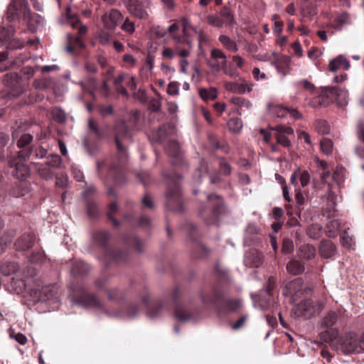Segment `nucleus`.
Here are the masks:
<instances>
[{"label": "nucleus", "instance_id": "1", "mask_svg": "<svg viewBox=\"0 0 364 364\" xmlns=\"http://www.w3.org/2000/svg\"><path fill=\"white\" fill-rule=\"evenodd\" d=\"M320 338L329 343L333 350L344 354L364 352V332L360 336L350 332L340 336L338 329L331 328L320 333Z\"/></svg>", "mask_w": 364, "mask_h": 364}, {"label": "nucleus", "instance_id": "23", "mask_svg": "<svg viewBox=\"0 0 364 364\" xmlns=\"http://www.w3.org/2000/svg\"><path fill=\"white\" fill-rule=\"evenodd\" d=\"M287 271L294 275L301 274L304 270V265L303 262L291 259L287 264Z\"/></svg>", "mask_w": 364, "mask_h": 364}, {"label": "nucleus", "instance_id": "9", "mask_svg": "<svg viewBox=\"0 0 364 364\" xmlns=\"http://www.w3.org/2000/svg\"><path fill=\"white\" fill-rule=\"evenodd\" d=\"M272 129L276 131L275 136L278 144H281L284 147H289L291 146V141L287 136L294 134V130L292 128L279 125Z\"/></svg>", "mask_w": 364, "mask_h": 364}, {"label": "nucleus", "instance_id": "58", "mask_svg": "<svg viewBox=\"0 0 364 364\" xmlns=\"http://www.w3.org/2000/svg\"><path fill=\"white\" fill-rule=\"evenodd\" d=\"M68 178L66 175L62 174L56 177L55 184L60 188H65L68 186Z\"/></svg>", "mask_w": 364, "mask_h": 364}, {"label": "nucleus", "instance_id": "10", "mask_svg": "<svg viewBox=\"0 0 364 364\" xmlns=\"http://www.w3.org/2000/svg\"><path fill=\"white\" fill-rule=\"evenodd\" d=\"M23 19L26 22L28 28L32 31H35L43 21L41 16L36 14H32L28 6H26L25 10L23 11Z\"/></svg>", "mask_w": 364, "mask_h": 364}, {"label": "nucleus", "instance_id": "14", "mask_svg": "<svg viewBox=\"0 0 364 364\" xmlns=\"http://www.w3.org/2000/svg\"><path fill=\"white\" fill-rule=\"evenodd\" d=\"M328 68L329 70L331 72H336L341 68L348 70L350 68V63L345 57L339 55L329 62Z\"/></svg>", "mask_w": 364, "mask_h": 364}, {"label": "nucleus", "instance_id": "24", "mask_svg": "<svg viewBox=\"0 0 364 364\" xmlns=\"http://www.w3.org/2000/svg\"><path fill=\"white\" fill-rule=\"evenodd\" d=\"M245 263L250 267H257L262 263V259L259 254L250 253L245 255Z\"/></svg>", "mask_w": 364, "mask_h": 364}, {"label": "nucleus", "instance_id": "56", "mask_svg": "<svg viewBox=\"0 0 364 364\" xmlns=\"http://www.w3.org/2000/svg\"><path fill=\"white\" fill-rule=\"evenodd\" d=\"M179 85L176 82H171L167 87V93L170 95H176L178 93Z\"/></svg>", "mask_w": 364, "mask_h": 364}, {"label": "nucleus", "instance_id": "33", "mask_svg": "<svg viewBox=\"0 0 364 364\" xmlns=\"http://www.w3.org/2000/svg\"><path fill=\"white\" fill-rule=\"evenodd\" d=\"M341 240L343 245L347 248H350L355 245V240L349 232V228L343 232Z\"/></svg>", "mask_w": 364, "mask_h": 364}, {"label": "nucleus", "instance_id": "42", "mask_svg": "<svg viewBox=\"0 0 364 364\" xmlns=\"http://www.w3.org/2000/svg\"><path fill=\"white\" fill-rule=\"evenodd\" d=\"M98 42L102 46H107L110 43V35L105 31H101L97 35Z\"/></svg>", "mask_w": 364, "mask_h": 364}, {"label": "nucleus", "instance_id": "17", "mask_svg": "<svg viewBox=\"0 0 364 364\" xmlns=\"http://www.w3.org/2000/svg\"><path fill=\"white\" fill-rule=\"evenodd\" d=\"M319 250L323 257L330 258L335 255L336 247L331 240H325L321 243Z\"/></svg>", "mask_w": 364, "mask_h": 364}, {"label": "nucleus", "instance_id": "43", "mask_svg": "<svg viewBox=\"0 0 364 364\" xmlns=\"http://www.w3.org/2000/svg\"><path fill=\"white\" fill-rule=\"evenodd\" d=\"M282 251L284 254H290L294 251L293 241L289 238H285L282 242Z\"/></svg>", "mask_w": 364, "mask_h": 364}, {"label": "nucleus", "instance_id": "25", "mask_svg": "<svg viewBox=\"0 0 364 364\" xmlns=\"http://www.w3.org/2000/svg\"><path fill=\"white\" fill-rule=\"evenodd\" d=\"M300 257L306 259H313L316 253V248L311 245H304L299 249Z\"/></svg>", "mask_w": 364, "mask_h": 364}, {"label": "nucleus", "instance_id": "22", "mask_svg": "<svg viewBox=\"0 0 364 364\" xmlns=\"http://www.w3.org/2000/svg\"><path fill=\"white\" fill-rule=\"evenodd\" d=\"M77 84L80 85L83 91L93 95L94 91L97 87V79L95 77H87L85 81H80Z\"/></svg>", "mask_w": 364, "mask_h": 364}, {"label": "nucleus", "instance_id": "55", "mask_svg": "<svg viewBox=\"0 0 364 364\" xmlns=\"http://www.w3.org/2000/svg\"><path fill=\"white\" fill-rule=\"evenodd\" d=\"M273 112L278 117H284L288 115V108L282 105L275 106Z\"/></svg>", "mask_w": 364, "mask_h": 364}, {"label": "nucleus", "instance_id": "31", "mask_svg": "<svg viewBox=\"0 0 364 364\" xmlns=\"http://www.w3.org/2000/svg\"><path fill=\"white\" fill-rule=\"evenodd\" d=\"M84 43L80 36L75 38L69 37V45L66 46V50L68 52H73L75 48H82Z\"/></svg>", "mask_w": 364, "mask_h": 364}, {"label": "nucleus", "instance_id": "2", "mask_svg": "<svg viewBox=\"0 0 364 364\" xmlns=\"http://www.w3.org/2000/svg\"><path fill=\"white\" fill-rule=\"evenodd\" d=\"M334 97L336 105L338 107H346L348 104V92L346 90L340 89L338 87H325L322 88L321 93L312 102L314 107H318L325 105L323 98Z\"/></svg>", "mask_w": 364, "mask_h": 364}, {"label": "nucleus", "instance_id": "61", "mask_svg": "<svg viewBox=\"0 0 364 364\" xmlns=\"http://www.w3.org/2000/svg\"><path fill=\"white\" fill-rule=\"evenodd\" d=\"M117 210V203H111L110 205H109V213H108V217L112 221L113 225L114 226H118L119 225L118 221L112 217L113 213L115 212Z\"/></svg>", "mask_w": 364, "mask_h": 364}, {"label": "nucleus", "instance_id": "52", "mask_svg": "<svg viewBox=\"0 0 364 364\" xmlns=\"http://www.w3.org/2000/svg\"><path fill=\"white\" fill-rule=\"evenodd\" d=\"M43 294L47 297L48 299H51L54 297V296L57 293V287L56 285H51L48 287H46L43 289Z\"/></svg>", "mask_w": 364, "mask_h": 364}, {"label": "nucleus", "instance_id": "30", "mask_svg": "<svg viewBox=\"0 0 364 364\" xmlns=\"http://www.w3.org/2000/svg\"><path fill=\"white\" fill-rule=\"evenodd\" d=\"M175 317L177 320L185 322L193 320L194 317L192 314H188L183 308L177 307L175 311Z\"/></svg>", "mask_w": 364, "mask_h": 364}, {"label": "nucleus", "instance_id": "35", "mask_svg": "<svg viewBox=\"0 0 364 364\" xmlns=\"http://www.w3.org/2000/svg\"><path fill=\"white\" fill-rule=\"evenodd\" d=\"M46 163L50 168H58L62 164V159L58 154H50L46 158Z\"/></svg>", "mask_w": 364, "mask_h": 364}, {"label": "nucleus", "instance_id": "11", "mask_svg": "<svg viewBox=\"0 0 364 364\" xmlns=\"http://www.w3.org/2000/svg\"><path fill=\"white\" fill-rule=\"evenodd\" d=\"M173 38L178 45L175 47V51L178 55L185 58L190 54V49L192 48V43L187 37H178L173 36Z\"/></svg>", "mask_w": 364, "mask_h": 364}, {"label": "nucleus", "instance_id": "29", "mask_svg": "<svg viewBox=\"0 0 364 364\" xmlns=\"http://www.w3.org/2000/svg\"><path fill=\"white\" fill-rule=\"evenodd\" d=\"M219 41L222 43V45L225 47L227 49L236 52L237 50V46L236 43L232 41L229 36L226 35H221L219 37Z\"/></svg>", "mask_w": 364, "mask_h": 364}, {"label": "nucleus", "instance_id": "3", "mask_svg": "<svg viewBox=\"0 0 364 364\" xmlns=\"http://www.w3.org/2000/svg\"><path fill=\"white\" fill-rule=\"evenodd\" d=\"M325 304L324 299L318 301L316 304H313L311 299H305L293 308L292 314L296 317L310 318L318 314L324 309Z\"/></svg>", "mask_w": 364, "mask_h": 364}, {"label": "nucleus", "instance_id": "41", "mask_svg": "<svg viewBox=\"0 0 364 364\" xmlns=\"http://www.w3.org/2000/svg\"><path fill=\"white\" fill-rule=\"evenodd\" d=\"M207 22L215 27H222L224 24L223 21L216 15H208L207 16Z\"/></svg>", "mask_w": 364, "mask_h": 364}, {"label": "nucleus", "instance_id": "44", "mask_svg": "<svg viewBox=\"0 0 364 364\" xmlns=\"http://www.w3.org/2000/svg\"><path fill=\"white\" fill-rule=\"evenodd\" d=\"M37 168L40 176L42 178L46 180L51 179L53 178V173L50 168L43 166V165L38 166Z\"/></svg>", "mask_w": 364, "mask_h": 364}, {"label": "nucleus", "instance_id": "38", "mask_svg": "<svg viewBox=\"0 0 364 364\" xmlns=\"http://www.w3.org/2000/svg\"><path fill=\"white\" fill-rule=\"evenodd\" d=\"M220 15L223 18V22L225 24L231 25L234 21V17L232 12L227 7H223L220 10Z\"/></svg>", "mask_w": 364, "mask_h": 364}, {"label": "nucleus", "instance_id": "47", "mask_svg": "<svg viewBox=\"0 0 364 364\" xmlns=\"http://www.w3.org/2000/svg\"><path fill=\"white\" fill-rule=\"evenodd\" d=\"M33 140V136L30 134H23L19 140L18 141V146L19 148H23L28 144H29Z\"/></svg>", "mask_w": 364, "mask_h": 364}, {"label": "nucleus", "instance_id": "12", "mask_svg": "<svg viewBox=\"0 0 364 364\" xmlns=\"http://www.w3.org/2000/svg\"><path fill=\"white\" fill-rule=\"evenodd\" d=\"M181 191L180 186L178 182H174L173 187H169L168 191L166 193L167 204L170 206V208L173 209L172 204L176 203V205L181 203Z\"/></svg>", "mask_w": 364, "mask_h": 364}, {"label": "nucleus", "instance_id": "48", "mask_svg": "<svg viewBox=\"0 0 364 364\" xmlns=\"http://www.w3.org/2000/svg\"><path fill=\"white\" fill-rule=\"evenodd\" d=\"M301 14L305 17H311L316 14V7L312 4L307 5L302 9Z\"/></svg>", "mask_w": 364, "mask_h": 364}, {"label": "nucleus", "instance_id": "54", "mask_svg": "<svg viewBox=\"0 0 364 364\" xmlns=\"http://www.w3.org/2000/svg\"><path fill=\"white\" fill-rule=\"evenodd\" d=\"M300 183L302 187L306 186L310 181V175L306 171H301L299 174Z\"/></svg>", "mask_w": 364, "mask_h": 364}, {"label": "nucleus", "instance_id": "39", "mask_svg": "<svg viewBox=\"0 0 364 364\" xmlns=\"http://www.w3.org/2000/svg\"><path fill=\"white\" fill-rule=\"evenodd\" d=\"M321 149L322 151L328 155L333 150V142L331 139L324 138L321 141Z\"/></svg>", "mask_w": 364, "mask_h": 364}, {"label": "nucleus", "instance_id": "64", "mask_svg": "<svg viewBox=\"0 0 364 364\" xmlns=\"http://www.w3.org/2000/svg\"><path fill=\"white\" fill-rule=\"evenodd\" d=\"M227 305L230 311H237L241 306V301L240 300H231L228 302Z\"/></svg>", "mask_w": 364, "mask_h": 364}, {"label": "nucleus", "instance_id": "49", "mask_svg": "<svg viewBox=\"0 0 364 364\" xmlns=\"http://www.w3.org/2000/svg\"><path fill=\"white\" fill-rule=\"evenodd\" d=\"M79 304L85 307H97L100 306V301L95 296H90L85 301L80 302Z\"/></svg>", "mask_w": 364, "mask_h": 364}, {"label": "nucleus", "instance_id": "34", "mask_svg": "<svg viewBox=\"0 0 364 364\" xmlns=\"http://www.w3.org/2000/svg\"><path fill=\"white\" fill-rule=\"evenodd\" d=\"M242 126V122L240 118H232L228 122L229 130L234 133L240 132Z\"/></svg>", "mask_w": 364, "mask_h": 364}, {"label": "nucleus", "instance_id": "4", "mask_svg": "<svg viewBox=\"0 0 364 364\" xmlns=\"http://www.w3.org/2000/svg\"><path fill=\"white\" fill-rule=\"evenodd\" d=\"M151 0H128L126 7L129 13L134 17L147 20L151 14Z\"/></svg>", "mask_w": 364, "mask_h": 364}, {"label": "nucleus", "instance_id": "15", "mask_svg": "<svg viewBox=\"0 0 364 364\" xmlns=\"http://www.w3.org/2000/svg\"><path fill=\"white\" fill-rule=\"evenodd\" d=\"M224 87L226 90L237 93V94H243L246 92H250L252 88L249 87L246 83H237V82H226L224 84Z\"/></svg>", "mask_w": 364, "mask_h": 364}, {"label": "nucleus", "instance_id": "36", "mask_svg": "<svg viewBox=\"0 0 364 364\" xmlns=\"http://www.w3.org/2000/svg\"><path fill=\"white\" fill-rule=\"evenodd\" d=\"M88 270L89 267L87 264L81 261L76 262L72 268L73 274H83L87 272Z\"/></svg>", "mask_w": 364, "mask_h": 364}, {"label": "nucleus", "instance_id": "59", "mask_svg": "<svg viewBox=\"0 0 364 364\" xmlns=\"http://www.w3.org/2000/svg\"><path fill=\"white\" fill-rule=\"evenodd\" d=\"M85 68L88 73H95L97 72V68L95 65V61L91 59L86 60L85 63Z\"/></svg>", "mask_w": 364, "mask_h": 364}, {"label": "nucleus", "instance_id": "46", "mask_svg": "<svg viewBox=\"0 0 364 364\" xmlns=\"http://www.w3.org/2000/svg\"><path fill=\"white\" fill-rule=\"evenodd\" d=\"M121 28L127 33H133L135 31V25L129 18H127L122 25Z\"/></svg>", "mask_w": 364, "mask_h": 364}, {"label": "nucleus", "instance_id": "20", "mask_svg": "<svg viewBox=\"0 0 364 364\" xmlns=\"http://www.w3.org/2000/svg\"><path fill=\"white\" fill-rule=\"evenodd\" d=\"M199 214L208 225H218V210L201 209Z\"/></svg>", "mask_w": 364, "mask_h": 364}, {"label": "nucleus", "instance_id": "40", "mask_svg": "<svg viewBox=\"0 0 364 364\" xmlns=\"http://www.w3.org/2000/svg\"><path fill=\"white\" fill-rule=\"evenodd\" d=\"M321 226L318 224H312L308 229V235L314 238H318L321 235Z\"/></svg>", "mask_w": 364, "mask_h": 364}, {"label": "nucleus", "instance_id": "18", "mask_svg": "<svg viewBox=\"0 0 364 364\" xmlns=\"http://www.w3.org/2000/svg\"><path fill=\"white\" fill-rule=\"evenodd\" d=\"M338 319V314L336 311H331L328 312L322 318L321 321V326L322 328L331 329L332 326H334Z\"/></svg>", "mask_w": 364, "mask_h": 364}, {"label": "nucleus", "instance_id": "51", "mask_svg": "<svg viewBox=\"0 0 364 364\" xmlns=\"http://www.w3.org/2000/svg\"><path fill=\"white\" fill-rule=\"evenodd\" d=\"M316 129L321 134H326L330 130V127H329L328 122L324 120L317 121Z\"/></svg>", "mask_w": 364, "mask_h": 364}, {"label": "nucleus", "instance_id": "8", "mask_svg": "<svg viewBox=\"0 0 364 364\" xmlns=\"http://www.w3.org/2000/svg\"><path fill=\"white\" fill-rule=\"evenodd\" d=\"M122 19V14L116 9H112L101 16L105 28L108 30H114L117 26L118 22Z\"/></svg>", "mask_w": 364, "mask_h": 364}, {"label": "nucleus", "instance_id": "32", "mask_svg": "<svg viewBox=\"0 0 364 364\" xmlns=\"http://www.w3.org/2000/svg\"><path fill=\"white\" fill-rule=\"evenodd\" d=\"M166 151L168 155L173 157H176L180 153V146L177 141L171 140L166 146Z\"/></svg>", "mask_w": 364, "mask_h": 364}, {"label": "nucleus", "instance_id": "27", "mask_svg": "<svg viewBox=\"0 0 364 364\" xmlns=\"http://www.w3.org/2000/svg\"><path fill=\"white\" fill-rule=\"evenodd\" d=\"M199 95L204 100H213L218 96V92L215 88H201L199 90Z\"/></svg>", "mask_w": 364, "mask_h": 364}, {"label": "nucleus", "instance_id": "6", "mask_svg": "<svg viewBox=\"0 0 364 364\" xmlns=\"http://www.w3.org/2000/svg\"><path fill=\"white\" fill-rule=\"evenodd\" d=\"M9 164L10 166L14 168L12 174L16 178L24 180L28 177L30 174L29 168L25 164V158L21 155V152H19L18 156L14 159H12Z\"/></svg>", "mask_w": 364, "mask_h": 364}, {"label": "nucleus", "instance_id": "45", "mask_svg": "<svg viewBox=\"0 0 364 364\" xmlns=\"http://www.w3.org/2000/svg\"><path fill=\"white\" fill-rule=\"evenodd\" d=\"M9 137L7 134L0 132V160L4 157V147L7 144Z\"/></svg>", "mask_w": 364, "mask_h": 364}, {"label": "nucleus", "instance_id": "37", "mask_svg": "<svg viewBox=\"0 0 364 364\" xmlns=\"http://www.w3.org/2000/svg\"><path fill=\"white\" fill-rule=\"evenodd\" d=\"M230 102L232 104L239 107L240 108L245 107L247 109H250L252 107V104L250 101L240 97H232L230 100Z\"/></svg>", "mask_w": 364, "mask_h": 364}, {"label": "nucleus", "instance_id": "16", "mask_svg": "<svg viewBox=\"0 0 364 364\" xmlns=\"http://www.w3.org/2000/svg\"><path fill=\"white\" fill-rule=\"evenodd\" d=\"M174 132V128L165 125L152 133V138L158 142H163L166 137Z\"/></svg>", "mask_w": 364, "mask_h": 364}, {"label": "nucleus", "instance_id": "7", "mask_svg": "<svg viewBox=\"0 0 364 364\" xmlns=\"http://www.w3.org/2000/svg\"><path fill=\"white\" fill-rule=\"evenodd\" d=\"M28 5L26 0H11L7 9L6 19L9 21L18 19L20 11L23 14V11L26 6L28 7Z\"/></svg>", "mask_w": 364, "mask_h": 364}, {"label": "nucleus", "instance_id": "19", "mask_svg": "<svg viewBox=\"0 0 364 364\" xmlns=\"http://www.w3.org/2000/svg\"><path fill=\"white\" fill-rule=\"evenodd\" d=\"M211 58L215 61L214 66L218 71L221 66L227 63V57L225 53L219 49H213L211 51Z\"/></svg>", "mask_w": 364, "mask_h": 364}, {"label": "nucleus", "instance_id": "63", "mask_svg": "<svg viewBox=\"0 0 364 364\" xmlns=\"http://www.w3.org/2000/svg\"><path fill=\"white\" fill-rule=\"evenodd\" d=\"M67 23L73 28H77L80 23V20L77 16H68Z\"/></svg>", "mask_w": 364, "mask_h": 364}, {"label": "nucleus", "instance_id": "50", "mask_svg": "<svg viewBox=\"0 0 364 364\" xmlns=\"http://www.w3.org/2000/svg\"><path fill=\"white\" fill-rule=\"evenodd\" d=\"M87 124H88V128L91 132L95 133V134L96 136H100L101 133L98 128V123L95 119H94L92 118L89 119Z\"/></svg>", "mask_w": 364, "mask_h": 364}, {"label": "nucleus", "instance_id": "21", "mask_svg": "<svg viewBox=\"0 0 364 364\" xmlns=\"http://www.w3.org/2000/svg\"><path fill=\"white\" fill-rule=\"evenodd\" d=\"M128 77V74L126 73H120L114 80V85L115 86L116 91L123 95V96H127L128 92L127 90L122 85V83L123 82H126Z\"/></svg>", "mask_w": 364, "mask_h": 364}, {"label": "nucleus", "instance_id": "26", "mask_svg": "<svg viewBox=\"0 0 364 364\" xmlns=\"http://www.w3.org/2000/svg\"><path fill=\"white\" fill-rule=\"evenodd\" d=\"M341 228V223L338 220H333L326 225V234L329 237H334L337 235Z\"/></svg>", "mask_w": 364, "mask_h": 364}, {"label": "nucleus", "instance_id": "5", "mask_svg": "<svg viewBox=\"0 0 364 364\" xmlns=\"http://www.w3.org/2000/svg\"><path fill=\"white\" fill-rule=\"evenodd\" d=\"M115 143L121 157L127 156L125 146L123 145L124 141H128L131 138L130 132L128 130L124 122L119 121L115 124Z\"/></svg>", "mask_w": 364, "mask_h": 364}, {"label": "nucleus", "instance_id": "60", "mask_svg": "<svg viewBox=\"0 0 364 364\" xmlns=\"http://www.w3.org/2000/svg\"><path fill=\"white\" fill-rule=\"evenodd\" d=\"M23 241H24V238H21V239L18 240L16 242L15 245L16 247V249H18L19 250H25L31 247V242L26 240V242L23 243Z\"/></svg>", "mask_w": 364, "mask_h": 364}, {"label": "nucleus", "instance_id": "13", "mask_svg": "<svg viewBox=\"0 0 364 364\" xmlns=\"http://www.w3.org/2000/svg\"><path fill=\"white\" fill-rule=\"evenodd\" d=\"M274 65L277 72L284 77L291 70V59L287 56H282L275 61Z\"/></svg>", "mask_w": 364, "mask_h": 364}, {"label": "nucleus", "instance_id": "53", "mask_svg": "<svg viewBox=\"0 0 364 364\" xmlns=\"http://www.w3.org/2000/svg\"><path fill=\"white\" fill-rule=\"evenodd\" d=\"M87 213L90 217H95L98 213L95 203L89 201L87 204Z\"/></svg>", "mask_w": 364, "mask_h": 364}, {"label": "nucleus", "instance_id": "57", "mask_svg": "<svg viewBox=\"0 0 364 364\" xmlns=\"http://www.w3.org/2000/svg\"><path fill=\"white\" fill-rule=\"evenodd\" d=\"M98 111L100 114L104 117L108 115H112L113 114V109L111 105L99 106Z\"/></svg>", "mask_w": 364, "mask_h": 364}, {"label": "nucleus", "instance_id": "28", "mask_svg": "<svg viewBox=\"0 0 364 364\" xmlns=\"http://www.w3.org/2000/svg\"><path fill=\"white\" fill-rule=\"evenodd\" d=\"M53 119L59 123L64 124L66 122L67 117L65 112L58 107H54L50 112Z\"/></svg>", "mask_w": 364, "mask_h": 364}, {"label": "nucleus", "instance_id": "62", "mask_svg": "<svg viewBox=\"0 0 364 364\" xmlns=\"http://www.w3.org/2000/svg\"><path fill=\"white\" fill-rule=\"evenodd\" d=\"M161 107V102L159 99H154L150 101L149 108L151 111L158 112Z\"/></svg>", "mask_w": 364, "mask_h": 364}]
</instances>
